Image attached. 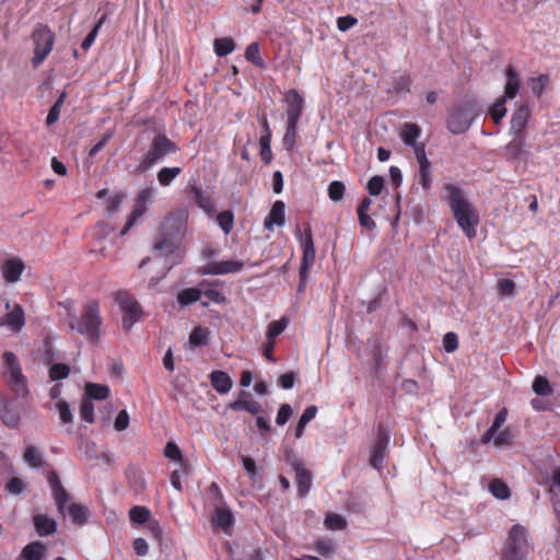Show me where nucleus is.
<instances>
[{"mask_svg":"<svg viewBox=\"0 0 560 560\" xmlns=\"http://www.w3.org/2000/svg\"><path fill=\"white\" fill-rule=\"evenodd\" d=\"M443 199L451 208L452 214L468 238L476 236V229L479 224V214L474 205L467 199L463 189L457 184H445L443 187Z\"/></svg>","mask_w":560,"mask_h":560,"instance_id":"f257e3e1","label":"nucleus"},{"mask_svg":"<svg viewBox=\"0 0 560 560\" xmlns=\"http://www.w3.org/2000/svg\"><path fill=\"white\" fill-rule=\"evenodd\" d=\"M102 317L100 303L96 300H88L83 305V312L79 319L74 314H69L68 324L72 330L96 342L101 336Z\"/></svg>","mask_w":560,"mask_h":560,"instance_id":"f03ea898","label":"nucleus"},{"mask_svg":"<svg viewBox=\"0 0 560 560\" xmlns=\"http://www.w3.org/2000/svg\"><path fill=\"white\" fill-rule=\"evenodd\" d=\"M177 145L165 135H156L150 144L148 151L140 158L135 167V173L143 174L153 165L162 161L166 155L177 152Z\"/></svg>","mask_w":560,"mask_h":560,"instance_id":"7ed1b4c3","label":"nucleus"},{"mask_svg":"<svg viewBox=\"0 0 560 560\" xmlns=\"http://www.w3.org/2000/svg\"><path fill=\"white\" fill-rule=\"evenodd\" d=\"M506 82L504 86V95L497 100V102L489 108L494 124H500L506 115L505 103L506 100L514 98L521 89V79L517 69L514 66H508L505 70Z\"/></svg>","mask_w":560,"mask_h":560,"instance_id":"20e7f679","label":"nucleus"},{"mask_svg":"<svg viewBox=\"0 0 560 560\" xmlns=\"http://www.w3.org/2000/svg\"><path fill=\"white\" fill-rule=\"evenodd\" d=\"M530 551L526 529L518 524L512 526L503 551V560H526Z\"/></svg>","mask_w":560,"mask_h":560,"instance_id":"39448f33","label":"nucleus"},{"mask_svg":"<svg viewBox=\"0 0 560 560\" xmlns=\"http://www.w3.org/2000/svg\"><path fill=\"white\" fill-rule=\"evenodd\" d=\"M4 359V376L16 395V397L24 398L28 395L27 382L22 373V369L18 358L12 352H5Z\"/></svg>","mask_w":560,"mask_h":560,"instance_id":"423d86ee","label":"nucleus"},{"mask_svg":"<svg viewBox=\"0 0 560 560\" xmlns=\"http://www.w3.org/2000/svg\"><path fill=\"white\" fill-rule=\"evenodd\" d=\"M475 106L469 102L457 105L447 119V129L454 135L464 133L475 119Z\"/></svg>","mask_w":560,"mask_h":560,"instance_id":"0eeeda50","label":"nucleus"},{"mask_svg":"<svg viewBox=\"0 0 560 560\" xmlns=\"http://www.w3.org/2000/svg\"><path fill=\"white\" fill-rule=\"evenodd\" d=\"M33 40L35 44L33 65L37 67L50 54L54 43V33L44 25H38L33 32Z\"/></svg>","mask_w":560,"mask_h":560,"instance_id":"6e6552de","label":"nucleus"},{"mask_svg":"<svg viewBox=\"0 0 560 560\" xmlns=\"http://www.w3.org/2000/svg\"><path fill=\"white\" fill-rule=\"evenodd\" d=\"M116 302L124 312L122 327L129 330L142 316V308L137 300L126 291L116 294Z\"/></svg>","mask_w":560,"mask_h":560,"instance_id":"1a4fd4ad","label":"nucleus"},{"mask_svg":"<svg viewBox=\"0 0 560 560\" xmlns=\"http://www.w3.org/2000/svg\"><path fill=\"white\" fill-rule=\"evenodd\" d=\"M512 140L504 147V156L510 162L526 163L530 156L527 135H511Z\"/></svg>","mask_w":560,"mask_h":560,"instance_id":"9d476101","label":"nucleus"},{"mask_svg":"<svg viewBox=\"0 0 560 560\" xmlns=\"http://www.w3.org/2000/svg\"><path fill=\"white\" fill-rule=\"evenodd\" d=\"M301 246L303 248V257L300 268V277L301 280L304 281L306 279L307 270L313 266L316 256L311 232H306L305 235L301 238Z\"/></svg>","mask_w":560,"mask_h":560,"instance_id":"9b49d317","label":"nucleus"},{"mask_svg":"<svg viewBox=\"0 0 560 560\" xmlns=\"http://www.w3.org/2000/svg\"><path fill=\"white\" fill-rule=\"evenodd\" d=\"M284 100L287 120L299 121L303 113L304 98L296 90L291 89L285 93Z\"/></svg>","mask_w":560,"mask_h":560,"instance_id":"f8f14e48","label":"nucleus"},{"mask_svg":"<svg viewBox=\"0 0 560 560\" xmlns=\"http://www.w3.org/2000/svg\"><path fill=\"white\" fill-rule=\"evenodd\" d=\"M48 483L51 489V495L58 508V511L61 514H63L66 510V504L69 500V494L61 485V481L55 471H50L48 474Z\"/></svg>","mask_w":560,"mask_h":560,"instance_id":"ddd939ff","label":"nucleus"},{"mask_svg":"<svg viewBox=\"0 0 560 560\" xmlns=\"http://www.w3.org/2000/svg\"><path fill=\"white\" fill-rule=\"evenodd\" d=\"M25 325V314L20 304H14L12 308L0 318V326L8 327L12 331H20Z\"/></svg>","mask_w":560,"mask_h":560,"instance_id":"4468645a","label":"nucleus"},{"mask_svg":"<svg viewBox=\"0 0 560 560\" xmlns=\"http://www.w3.org/2000/svg\"><path fill=\"white\" fill-rule=\"evenodd\" d=\"M530 116L529 107L526 104L520 105L513 113L510 121V135H527L525 127Z\"/></svg>","mask_w":560,"mask_h":560,"instance_id":"2eb2a0df","label":"nucleus"},{"mask_svg":"<svg viewBox=\"0 0 560 560\" xmlns=\"http://www.w3.org/2000/svg\"><path fill=\"white\" fill-rule=\"evenodd\" d=\"M244 264L238 260H221L211 261L207 264L203 269V275H226L238 272L243 268Z\"/></svg>","mask_w":560,"mask_h":560,"instance_id":"dca6fc26","label":"nucleus"},{"mask_svg":"<svg viewBox=\"0 0 560 560\" xmlns=\"http://www.w3.org/2000/svg\"><path fill=\"white\" fill-rule=\"evenodd\" d=\"M25 269V265L21 258L13 257L3 261L1 272L3 279L8 283H16Z\"/></svg>","mask_w":560,"mask_h":560,"instance_id":"f3484780","label":"nucleus"},{"mask_svg":"<svg viewBox=\"0 0 560 560\" xmlns=\"http://www.w3.org/2000/svg\"><path fill=\"white\" fill-rule=\"evenodd\" d=\"M388 441V434L380 430L371 456V465L377 470L383 468Z\"/></svg>","mask_w":560,"mask_h":560,"instance_id":"a211bd4d","label":"nucleus"},{"mask_svg":"<svg viewBox=\"0 0 560 560\" xmlns=\"http://www.w3.org/2000/svg\"><path fill=\"white\" fill-rule=\"evenodd\" d=\"M198 285L200 290V301L202 306H208L210 303H224V295L214 287L213 283L201 281Z\"/></svg>","mask_w":560,"mask_h":560,"instance_id":"6ab92c4d","label":"nucleus"},{"mask_svg":"<svg viewBox=\"0 0 560 560\" xmlns=\"http://www.w3.org/2000/svg\"><path fill=\"white\" fill-rule=\"evenodd\" d=\"M231 410H245L252 415H258L261 411V406L258 401L249 398V393L241 392L236 400L228 406Z\"/></svg>","mask_w":560,"mask_h":560,"instance_id":"aec40b11","label":"nucleus"},{"mask_svg":"<svg viewBox=\"0 0 560 560\" xmlns=\"http://www.w3.org/2000/svg\"><path fill=\"white\" fill-rule=\"evenodd\" d=\"M284 211L285 205L281 200H277L272 207L268 215L264 221V225L268 231H273V228L282 226L284 224Z\"/></svg>","mask_w":560,"mask_h":560,"instance_id":"412c9836","label":"nucleus"},{"mask_svg":"<svg viewBox=\"0 0 560 560\" xmlns=\"http://www.w3.org/2000/svg\"><path fill=\"white\" fill-rule=\"evenodd\" d=\"M209 377L212 387L219 394H228L231 390L233 382L228 373L223 371H213Z\"/></svg>","mask_w":560,"mask_h":560,"instance_id":"4be33fe9","label":"nucleus"},{"mask_svg":"<svg viewBox=\"0 0 560 560\" xmlns=\"http://www.w3.org/2000/svg\"><path fill=\"white\" fill-rule=\"evenodd\" d=\"M34 526L39 536H48L56 532L57 523L45 514L34 516Z\"/></svg>","mask_w":560,"mask_h":560,"instance_id":"5701e85b","label":"nucleus"},{"mask_svg":"<svg viewBox=\"0 0 560 560\" xmlns=\"http://www.w3.org/2000/svg\"><path fill=\"white\" fill-rule=\"evenodd\" d=\"M506 418H508V410L505 408H503L495 415V418H494L491 427L481 436V442L483 444L491 442L494 434L500 430V428L506 421Z\"/></svg>","mask_w":560,"mask_h":560,"instance_id":"b1692460","label":"nucleus"},{"mask_svg":"<svg viewBox=\"0 0 560 560\" xmlns=\"http://www.w3.org/2000/svg\"><path fill=\"white\" fill-rule=\"evenodd\" d=\"M233 515L230 510L217 506L212 518L213 525L222 528L224 532H229V528L233 524Z\"/></svg>","mask_w":560,"mask_h":560,"instance_id":"393cba45","label":"nucleus"},{"mask_svg":"<svg viewBox=\"0 0 560 560\" xmlns=\"http://www.w3.org/2000/svg\"><path fill=\"white\" fill-rule=\"evenodd\" d=\"M109 387L103 384L95 383H86L85 385V398L91 401L94 400H104L109 395Z\"/></svg>","mask_w":560,"mask_h":560,"instance_id":"a878e982","label":"nucleus"},{"mask_svg":"<svg viewBox=\"0 0 560 560\" xmlns=\"http://www.w3.org/2000/svg\"><path fill=\"white\" fill-rule=\"evenodd\" d=\"M295 481L298 485L300 495H306L307 492L310 491L312 479L311 474L301 465H296L295 467Z\"/></svg>","mask_w":560,"mask_h":560,"instance_id":"bb28decb","label":"nucleus"},{"mask_svg":"<svg viewBox=\"0 0 560 560\" xmlns=\"http://www.w3.org/2000/svg\"><path fill=\"white\" fill-rule=\"evenodd\" d=\"M68 514L71 521L77 525H83L88 522L90 516L89 509L80 503H72L68 508Z\"/></svg>","mask_w":560,"mask_h":560,"instance_id":"cd10ccee","label":"nucleus"},{"mask_svg":"<svg viewBox=\"0 0 560 560\" xmlns=\"http://www.w3.org/2000/svg\"><path fill=\"white\" fill-rule=\"evenodd\" d=\"M421 135V129L418 125L416 124H404L402 127H401V130H400V137H401V140L404 141V143L406 145H413V144H417V139L420 137Z\"/></svg>","mask_w":560,"mask_h":560,"instance_id":"c85d7f7f","label":"nucleus"},{"mask_svg":"<svg viewBox=\"0 0 560 560\" xmlns=\"http://www.w3.org/2000/svg\"><path fill=\"white\" fill-rule=\"evenodd\" d=\"M191 192L194 194V199H195L196 203L198 205V207L200 209H202L207 214H212L214 208H213V202H212V198L210 197V195L203 192L198 187H192Z\"/></svg>","mask_w":560,"mask_h":560,"instance_id":"c756f323","label":"nucleus"},{"mask_svg":"<svg viewBox=\"0 0 560 560\" xmlns=\"http://www.w3.org/2000/svg\"><path fill=\"white\" fill-rule=\"evenodd\" d=\"M200 301L199 285L194 288L184 289L177 294V302L180 306H188L192 303Z\"/></svg>","mask_w":560,"mask_h":560,"instance_id":"7c9ffc66","label":"nucleus"},{"mask_svg":"<svg viewBox=\"0 0 560 560\" xmlns=\"http://www.w3.org/2000/svg\"><path fill=\"white\" fill-rule=\"evenodd\" d=\"M316 415H317V407L314 406V405L308 406L304 410V412L300 417L299 422H298L296 428H295V436L298 439L302 438L306 424L310 421H312L316 417Z\"/></svg>","mask_w":560,"mask_h":560,"instance_id":"2f4dec72","label":"nucleus"},{"mask_svg":"<svg viewBox=\"0 0 560 560\" xmlns=\"http://www.w3.org/2000/svg\"><path fill=\"white\" fill-rule=\"evenodd\" d=\"M298 124L299 121L287 120V130L282 140L283 147L287 151H292L295 147Z\"/></svg>","mask_w":560,"mask_h":560,"instance_id":"473e14b6","label":"nucleus"},{"mask_svg":"<svg viewBox=\"0 0 560 560\" xmlns=\"http://www.w3.org/2000/svg\"><path fill=\"white\" fill-rule=\"evenodd\" d=\"M182 173V168L178 166L174 167H162L158 172V182L161 186L166 187Z\"/></svg>","mask_w":560,"mask_h":560,"instance_id":"72a5a7b5","label":"nucleus"},{"mask_svg":"<svg viewBox=\"0 0 560 560\" xmlns=\"http://www.w3.org/2000/svg\"><path fill=\"white\" fill-rule=\"evenodd\" d=\"M23 458L33 468H39L43 466V455L38 447L30 445L25 448Z\"/></svg>","mask_w":560,"mask_h":560,"instance_id":"f704fd0d","label":"nucleus"},{"mask_svg":"<svg viewBox=\"0 0 560 560\" xmlns=\"http://www.w3.org/2000/svg\"><path fill=\"white\" fill-rule=\"evenodd\" d=\"M147 211V205L142 203V202H139L138 200H136V203H135V207H133V210L132 212L130 213V215L128 217L127 219V222L125 224V228L122 229V231L120 232L121 235H125L133 225L135 223L137 222V220L139 218H141Z\"/></svg>","mask_w":560,"mask_h":560,"instance_id":"c9c22d12","label":"nucleus"},{"mask_svg":"<svg viewBox=\"0 0 560 560\" xmlns=\"http://www.w3.org/2000/svg\"><path fill=\"white\" fill-rule=\"evenodd\" d=\"M45 547L40 542H32L26 545L22 550V557L25 560H42Z\"/></svg>","mask_w":560,"mask_h":560,"instance_id":"e433bc0d","label":"nucleus"},{"mask_svg":"<svg viewBox=\"0 0 560 560\" xmlns=\"http://www.w3.org/2000/svg\"><path fill=\"white\" fill-rule=\"evenodd\" d=\"M1 418L5 425L10 428H16L20 423V412L12 406H3L0 410Z\"/></svg>","mask_w":560,"mask_h":560,"instance_id":"4c0bfd02","label":"nucleus"},{"mask_svg":"<svg viewBox=\"0 0 560 560\" xmlns=\"http://www.w3.org/2000/svg\"><path fill=\"white\" fill-rule=\"evenodd\" d=\"M245 59L259 68H265L266 66L261 58L258 43H252L247 46L245 50Z\"/></svg>","mask_w":560,"mask_h":560,"instance_id":"58836bf2","label":"nucleus"},{"mask_svg":"<svg viewBox=\"0 0 560 560\" xmlns=\"http://www.w3.org/2000/svg\"><path fill=\"white\" fill-rule=\"evenodd\" d=\"M213 46L214 52L220 57L228 56L235 49V43L230 37L217 38Z\"/></svg>","mask_w":560,"mask_h":560,"instance_id":"ea45409f","label":"nucleus"},{"mask_svg":"<svg viewBox=\"0 0 560 560\" xmlns=\"http://www.w3.org/2000/svg\"><path fill=\"white\" fill-rule=\"evenodd\" d=\"M488 488L491 494L497 499L505 500L510 497L508 485L500 479H493Z\"/></svg>","mask_w":560,"mask_h":560,"instance_id":"a19ab883","label":"nucleus"},{"mask_svg":"<svg viewBox=\"0 0 560 560\" xmlns=\"http://www.w3.org/2000/svg\"><path fill=\"white\" fill-rule=\"evenodd\" d=\"M324 524L327 529L341 530L346 527L347 522L341 515L336 513H329L326 515Z\"/></svg>","mask_w":560,"mask_h":560,"instance_id":"79ce46f5","label":"nucleus"},{"mask_svg":"<svg viewBox=\"0 0 560 560\" xmlns=\"http://www.w3.org/2000/svg\"><path fill=\"white\" fill-rule=\"evenodd\" d=\"M217 222L220 225L221 230L229 234L234 224V217L233 213L230 210L222 211L217 217Z\"/></svg>","mask_w":560,"mask_h":560,"instance_id":"37998d69","label":"nucleus"},{"mask_svg":"<svg viewBox=\"0 0 560 560\" xmlns=\"http://www.w3.org/2000/svg\"><path fill=\"white\" fill-rule=\"evenodd\" d=\"M288 320L282 317L279 320H273L268 325L267 339L275 340L287 328Z\"/></svg>","mask_w":560,"mask_h":560,"instance_id":"c03bdc74","label":"nucleus"},{"mask_svg":"<svg viewBox=\"0 0 560 560\" xmlns=\"http://www.w3.org/2000/svg\"><path fill=\"white\" fill-rule=\"evenodd\" d=\"M70 369L67 364L63 363H55L49 369V377L51 381H60L67 378L69 375Z\"/></svg>","mask_w":560,"mask_h":560,"instance_id":"a18cd8bd","label":"nucleus"},{"mask_svg":"<svg viewBox=\"0 0 560 560\" xmlns=\"http://www.w3.org/2000/svg\"><path fill=\"white\" fill-rule=\"evenodd\" d=\"M533 390L540 396H548L552 393L547 378L542 376H536L533 383Z\"/></svg>","mask_w":560,"mask_h":560,"instance_id":"49530a36","label":"nucleus"},{"mask_svg":"<svg viewBox=\"0 0 560 560\" xmlns=\"http://www.w3.org/2000/svg\"><path fill=\"white\" fill-rule=\"evenodd\" d=\"M491 441H493V444L497 447L506 446L512 443L513 433L509 428H506L500 432L498 431Z\"/></svg>","mask_w":560,"mask_h":560,"instance_id":"de8ad7c7","label":"nucleus"},{"mask_svg":"<svg viewBox=\"0 0 560 560\" xmlns=\"http://www.w3.org/2000/svg\"><path fill=\"white\" fill-rule=\"evenodd\" d=\"M130 520L138 524L148 522L150 511L144 506H133L129 512Z\"/></svg>","mask_w":560,"mask_h":560,"instance_id":"09e8293b","label":"nucleus"},{"mask_svg":"<svg viewBox=\"0 0 560 560\" xmlns=\"http://www.w3.org/2000/svg\"><path fill=\"white\" fill-rule=\"evenodd\" d=\"M208 332L206 329L196 327L189 335V343L192 347H200L206 345Z\"/></svg>","mask_w":560,"mask_h":560,"instance_id":"8fccbe9b","label":"nucleus"},{"mask_svg":"<svg viewBox=\"0 0 560 560\" xmlns=\"http://www.w3.org/2000/svg\"><path fill=\"white\" fill-rule=\"evenodd\" d=\"M175 244L167 236H164L161 241L156 242L154 245L155 250L161 255L167 257L168 254L174 253Z\"/></svg>","mask_w":560,"mask_h":560,"instance_id":"3c124183","label":"nucleus"},{"mask_svg":"<svg viewBox=\"0 0 560 560\" xmlns=\"http://www.w3.org/2000/svg\"><path fill=\"white\" fill-rule=\"evenodd\" d=\"M56 409L59 413V418L62 423H65V424L72 423L73 416H72L69 405L65 400L57 401Z\"/></svg>","mask_w":560,"mask_h":560,"instance_id":"603ef678","label":"nucleus"},{"mask_svg":"<svg viewBox=\"0 0 560 560\" xmlns=\"http://www.w3.org/2000/svg\"><path fill=\"white\" fill-rule=\"evenodd\" d=\"M345 195V185L339 180H334L328 186V196L332 201H340Z\"/></svg>","mask_w":560,"mask_h":560,"instance_id":"864d4df0","label":"nucleus"},{"mask_svg":"<svg viewBox=\"0 0 560 560\" xmlns=\"http://www.w3.org/2000/svg\"><path fill=\"white\" fill-rule=\"evenodd\" d=\"M187 218V213L185 211H178L171 217H168L164 223V228L171 226L174 223L176 231L179 233L183 230V226L185 224Z\"/></svg>","mask_w":560,"mask_h":560,"instance_id":"5fc2aeb1","label":"nucleus"},{"mask_svg":"<svg viewBox=\"0 0 560 560\" xmlns=\"http://www.w3.org/2000/svg\"><path fill=\"white\" fill-rule=\"evenodd\" d=\"M80 416L84 421L89 423L94 422V405L90 399H86L85 397L81 404Z\"/></svg>","mask_w":560,"mask_h":560,"instance_id":"6e6d98bb","label":"nucleus"},{"mask_svg":"<svg viewBox=\"0 0 560 560\" xmlns=\"http://www.w3.org/2000/svg\"><path fill=\"white\" fill-rule=\"evenodd\" d=\"M270 140H271V131H268V135H262L260 137L259 143H260V155L261 159L268 163L271 160V148H270Z\"/></svg>","mask_w":560,"mask_h":560,"instance_id":"4d7b16f0","label":"nucleus"},{"mask_svg":"<svg viewBox=\"0 0 560 560\" xmlns=\"http://www.w3.org/2000/svg\"><path fill=\"white\" fill-rule=\"evenodd\" d=\"M419 183L424 189H429L431 187V163L419 165Z\"/></svg>","mask_w":560,"mask_h":560,"instance_id":"13d9d810","label":"nucleus"},{"mask_svg":"<svg viewBox=\"0 0 560 560\" xmlns=\"http://www.w3.org/2000/svg\"><path fill=\"white\" fill-rule=\"evenodd\" d=\"M7 492L13 495L21 494L25 490V483L21 478H12L5 486Z\"/></svg>","mask_w":560,"mask_h":560,"instance_id":"bf43d9fd","label":"nucleus"},{"mask_svg":"<svg viewBox=\"0 0 560 560\" xmlns=\"http://www.w3.org/2000/svg\"><path fill=\"white\" fill-rule=\"evenodd\" d=\"M384 186V178L382 176L375 175L370 178L368 182V190L370 195L377 196L381 194Z\"/></svg>","mask_w":560,"mask_h":560,"instance_id":"052dcab7","label":"nucleus"},{"mask_svg":"<svg viewBox=\"0 0 560 560\" xmlns=\"http://www.w3.org/2000/svg\"><path fill=\"white\" fill-rule=\"evenodd\" d=\"M164 455L170 459L179 462L180 464L183 463L182 452H180L179 447L173 442H168L166 444V446L164 448Z\"/></svg>","mask_w":560,"mask_h":560,"instance_id":"680f3d73","label":"nucleus"},{"mask_svg":"<svg viewBox=\"0 0 560 560\" xmlns=\"http://www.w3.org/2000/svg\"><path fill=\"white\" fill-rule=\"evenodd\" d=\"M498 290L501 295L512 296L515 290V283L511 279H501L498 282Z\"/></svg>","mask_w":560,"mask_h":560,"instance_id":"e2e57ef3","label":"nucleus"},{"mask_svg":"<svg viewBox=\"0 0 560 560\" xmlns=\"http://www.w3.org/2000/svg\"><path fill=\"white\" fill-rule=\"evenodd\" d=\"M458 347V338L455 332H447L443 337V348L446 352H454Z\"/></svg>","mask_w":560,"mask_h":560,"instance_id":"0e129e2a","label":"nucleus"},{"mask_svg":"<svg viewBox=\"0 0 560 560\" xmlns=\"http://www.w3.org/2000/svg\"><path fill=\"white\" fill-rule=\"evenodd\" d=\"M292 412L293 411H292V408L290 407V405H288V404L282 405L280 407L277 418H276L277 424L283 425L284 423H287V421L292 416Z\"/></svg>","mask_w":560,"mask_h":560,"instance_id":"69168bd1","label":"nucleus"},{"mask_svg":"<svg viewBox=\"0 0 560 560\" xmlns=\"http://www.w3.org/2000/svg\"><path fill=\"white\" fill-rule=\"evenodd\" d=\"M315 550L324 557H329L334 552V545L330 540H318Z\"/></svg>","mask_w":560,"mask_h":560,"instance_id":"338daca9","label":"nucleus"},{"mask_svg":"<svg viewBox=\"0 0 560 560\" xmlns=\"http://www.w3.org/2000/svg\"><path fill=\"white\" fill-rule=\"evenodd\" d=\"M129 425V415L126 410H121L114 422V427L117 431H124Z\"/></svg>","mask_w":560,"mask_h":560,"instance_id":"774afa93","label":"nucleus"}]
</instances>
